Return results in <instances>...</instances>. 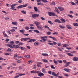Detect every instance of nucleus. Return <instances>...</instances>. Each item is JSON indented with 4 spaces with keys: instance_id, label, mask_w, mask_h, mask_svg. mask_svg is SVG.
<instances>
[{
    "instance_id": "54",
    "label": "nucleus",
    "mask_w": 78,
    "mask_h": 78,
    "mask_svg": "<svg viewBox=\"0 0 78 78\" xmlns=\"http://www.w3.org/2000/svg\"><path fill=\"white\" fill-rule=\"evenodd\" d=\"M23 36H29V34H23Z\"/></svg>"
},
{
    "instance_id": "49",
    "label": "nucleus",
    "mask_w": 78,
    "mask_h": 78,
    "mask_svg": "<svg viewBox=\"0 0 78 78\" xmlns=\"http://www.w3.org/2000/svg\"><path fill=\"white\" fill-rule=\"evenodd\" d=\"M15 47L16 48H20V46H19V45H16V46L15 45Z\"/></svg>"
},
{
    "instance_id": "34",
    "label": "nucleus",
    "mask_w": 78,
    "mask_h": 78,
    "mask_svg": "<svg viewBox=\"0 0 78 78\" xmlns=\"http://www.w3.org/2000/svg\"><path fill=\"white\" fill-rule=\"evenodd\" d=\"M21 12L24 14H26V11L25 10H22L21 11Z\"/></svg>"
},
{
    "instance_id": "21",
    "label": "nucleus",
    "mask_w": 78,
    "mask_h": 78,
    "mask_svg": "<svg viewBox=\"0 0 78 78\" xmlns=\"http://www.w3.org/2000/svg\"><path fill=\"white\" fill-rule=\"evenodd\" d=\"M42 55L43 56H49L48 54L47 53H43L42 54Z\"/></svg>"
},
{
    "instance_id": "24",
    "label": "nucleus",
    "mask_w": 78,
    "mask_h": 78,
    "mask_svg": "<svg viewBox=\"0 0 78 78\" xmlns=\"http://www.w3.org/2000/svg\"><path fill=\"white\" fill-rule=\"evenodd\" d=\"M53 61H54V64H55L56 65H57L58 64V62L56 61L55 59H54Z\"/></svg>"
},
{
    "instance_id": "8",
    "label": "nucleus",
    "mask_w": 78,
    "mask_h": 78,
    "mask_svg": "<svg viewBox=\"0 0 78 78\" xmlns=\"http://www.w3.org/2000/svg\"><path fill=\"white\" fill-rule=\"evenodd\" d=\"M3 34L4 36L5 37H7V38H8V37H9V36H8L7 34H6L5 32H3Z\"/></svg>"
},
{
    "instance_id": "19",
    "label": "nucleus",
    "mask_w": 78,
    "mask_h": 78,
    "mask_svg": "<svg viewBox=\"0 0 78 78\" xmlns=\"http://www.w3.org/2000/svg\"><path fill=\"white\" fill-rule=\"evenodd\" d=\"M66 27L68 29H69V30H70V29L72 28L69 25H66Z\"/></svg>"
},
{
    "instance_id": "41",
    "label": "nucleus",
    "mask_w": 78,
    "mask_h": 78,
    "mask_svg": "<svg viewBox=\"0 0 78 78\" xmlns=\"http://www.w3.org/2000/svg\"><path fill=\"white\" fill-rule=\"evenodd\" d=\"M48 22L49 23H50V25H53V23L51 21H48Z\"/></svg>"
},
{
    "instance_id": "50",
    "label": "nucleus",
    "mask_w": 78,
    "mask_h": 78,
    "mask_svg": "<svg viewBox=\"0 0 78 78\" xmlns=\"http://www.w3.org/2000/svg\"><path fill=\"white\" fill-rule=\"evenodd\" d=\"M40 73H41V71H36L35 73L38 74Z\"/></svg>"
},
{
    "instance_id": "4",
    "label": "nucleus",
    "mask_w": 78,
    "mask_h": 78,
    "mask_svg": "<svg viewBox=\"0 0 78 78\" xmlns=\"http://www.w3.org/2000/svg\"><path fill=\"white\" fill-rule=\"evenodd\" d=\"M8 47H10V48H14V47H16V45L12 44H7Z\"/></svg>"
},
{
    "instance_id": "57",
    "label": "nucleus",
    "mask_w": 78,
    "mask_h": 78,
    "mask_svg": "<svg viewBox=\"0 0 78 78\" xmlns=\"http://www.w3.org/2000/svg\"><path fill=\"white\" fill-rule=\"evenodd\" d=\"M63 62L64 63H65V64H67V61L65 60H63Z\"/></svg>"
},
{
    "instance_id": "51",
    "label": "nucleus",
    "mask_w": 78,
    "mask_h": 78,
    "mask_svg": "<svg viewBox=\"0 0 78 78\" xmlns=\"http://www.w3.org/2000/svg\"><path fill=\"white\" fill-rule=\"evenodd\" d=\"M71 3L72 5H76V4H75L73 2H71Z\"/></svg>"
},
{
    "instance_id": "7",
    "label": "nucleus",
    "mask_w": 78,
    "mask_h": 78,
    "mask_svg": "<svg viewBox=\"0 0 78 78\" xmlns=\"http://www.w3.org/2000/svg\"><path fill=\"white\" fill-rule=\"evenodd\" d=\"M36 41V39H31L30 40H29V41H27V42H35V41Z\"/></svg>"
},
{
    "instance_id": "31",
    "label": "nucleus",
    "mask_w": 78,
    "mask_h": 78,
    "mask_svg": "<svg viewBox=\"0 0 78 78\" xmlns=\"http://www.w3.org/2000/svg\"><path fill=\"white\" fill-rule=\"evenodd\" d=\"M67 55L68 56H73V55L70 53H68Z\"/></svg>"
},
{
    "instance_id": "28",
    "label": "nucleus",
    "mask_w": 78,
    "mask_h": 78,
    "mask_svg": "<svg viewBox=\"0 0 78 78\" xmlns=\"http://www.w3.org/2000/svg\"><path fill=\"white\" fill-rule=\"evenodd\" d=\"M56 3V2H53L51 3L50 4V5L51 6H52L53 5H55Z\"/></svg>"
},
{
    "instance_id": "48",
    "label": "nucleus",
    "mask_w": 78,
    "mask_h": 78,
    "mask_svg": "<svg viewBox=\"0 0 78 78\" xmlns=\"http://www.w3.org/2000/svg\"><path fill=\"white\" fill-rule=\"evenodd\" d=\"M40 18L41 19V20H43V21L45 20V18L43 17H41Z\"/></svg>"
},
{
    "instance_id": "63",
    "label": "nucleus",
    "mask_w": 78,
    "mask_h": 78,
    "mask_svg": "<svg viewBox=\"0 0 78 78\" xmlns=\"http://www.w3.org/2000/svg\"><path fill=\"white\" fill-rule=\"evenodd\" d=\"M5 20H9V18L8 17H6L5 18Z\"/></svg>"
},
{
    "instance_id": "40",
    "label": "nucleus",
    "mask_w": 78,
    "mask_h": 78,
    "mask_svg": "<svg viewBox=\"0 0 78 78\" xmlns=\"http://www.w3.org/2000/svg\"><path fill=\"white\" fill-rule=\"evenodd\" d=\"M34 45H35V46H36L37 45H38L39 44L38 43H37V42H36L34 43Z\"/></svg>"
},
{
    "instance_id": "26",
    "label": "nucleus",
    "mask_w": 78,
    "mask_h": 78,
    "mask_svg": "<svg viewBox=\"0 0 78 78\" xmlns=\"http://www.w3.org/2000/svg\"><path fill=\"white\" fill-rule=\"evenodd\" d=\"M59 27L60 28H61V29H64V28H65V26H64L60 25Z\"/></svg>"
},
{
    "instance_id": "36",
    "label": "nucleus",
    "mask_w": 78,
    "mask_h": 78,
    "mask_svg": "<svg viewBox=\"0 0 78 78\" xmlns=\"http://www.w3.org/2000/svg\"><path fill=\"white\" fill-rule=\"evenodd\" d=\"M58 32H54L53 33H52V34L53 35H55V34H56V35H57V34H58Z\"/></svg>"
},
{
    "instance_id": "43",
    "label": "nucleus",
    "mask_w": 78,
    "mask_h": 78,
    "mask_svg": "<svg viewBox=\"0 0 78 78\" xmlns=\"http://www.w3.org/2000/svg\"><path fill=\"white\" fill-rule=\"evenodd\" d=\"M47 36L41 37V39H47Z\"/></svg>"
},
{
    "instance_id": "61",
    "label": "nucleus",
    "mask_w": 78,
    "mask_h": 78,
    "mask_svg": "<svg viewBox=\"0 0 78 78\" xmlns=\"http://www.w3.org/2000/svg\"><path fill=\"white\" fill-rule=\"evenodd\" d=\"M10 31L12 32H14L15 31V30L14 29H11L10 30Z\"/></svg>"
},
{
    "instance_id": "25",
    "label": "nucleus",
    "mask_w": 78,
    "mask_h": 78,
    "mask_svg": "<svg viewBox=\"0 0 78 78\" xmlns=\"http://www.w3.org/2000/svg\"><path fill=\"white\" fill-rule=\"evenodd\" d=\"M77 57H74V58H73V61H77Z\"/></svg>"
},
{
    "instance_id": "22",
    "label": "nucleus",
    "mask_w": 78,
    "mask_h": 78,
    "mask_svg": "<svg viewBox=\"0 0 78 78\" xmlns=\"http://www.w3.org/2000/svg\"><path fill=\"white\" fill-rule=\"evenodd\" d=\"M64 70H65V72H70V70L67 68L64 69Z\"/></svg>"
},
{
    "instance_id": "20",
    "label": "nucleus",
    "mask_w": 78,
    "mask_h": 78,
    "mask_svg": "<svg viewBox=\"0 0 78 78\" xmlns=\"http://www.w3.org/2000/svg\"><path fill=\"white\" fill-rule=\"evenodd\" d=\"M52 75H53V76H57V74H56V73H55L54 72H52Z\"/></svg>"
},
{
    "instance_id": "9",
    "label": "nucleus",
    "mask_w": 78,
    "mask_h": 78,
    "mask_svg": "<svg viewBox=\"0 0 78 78\" xmlns=\"http://www.w3.org/2000/svg\"><path fill=\"white\" fill-rule=\"evenodd\" d=\"M54 22H56L57 23H61L62 22L60 21V20L58 19H56L55 20Z\"/></svg>"
},
{
    "instance_id": "3",
    "label": "nucleus",
    "mask_w": 78,
    "mask_h": 78,
    "mask_svg": "<svg viewBox=\"0 0 78 78\" xmlns=\"http://www.w3.org/2000/svg\"><path fill=\"white\" fill-rule=\"evenodd\" d=\"M15 60H18L19 59V56L17 55V53L15 54L14 55Z\"/></svg>"
},
{
    "instance_id": "10",
    "label": "nucleus",
    "mask_w": 78,
    "mask_h": 78,
    "mask_svg": "<svg viewBox=\"0 0 78 78\" xmlns=\"http://www.w3.org/2000/svg\"><path fill=\"white\" fill-rule=\"evenodd\" d=\"M24 57L26 58H27V59H28L30 58V55H25Z\"/></svg>"
},
{
    "instance_id": "37",
    "label": "nucleus",
    "mask_w": 78,
    "mask_h": 78,
    "mask_svg": "<svg viewBox=\"0 0 78 78\" xmlns=\"http://www.w3.org/2000/svg\"><path fill=\"white\" fill-rule=\"evenodd\" d=\"M52 12H48V14H49V16H52Z\"/></svg>"
},
{
    "instance_id": "29",
    "label": "nucleus",
    "mask_w": 78,
    "mask_h": 78,
    "mask_svg": "<svg viewBox=\"0 0 78 78\" xmlns=\"http://www.w3.org/2000/svg\"><path fill=\"white\" fill-rule=\"evenodd\" d=\"M73 25L74 26V27H78V23H73Z\"/></svg>"
},
{
    "instance_id": "12",
    "label": "nucleus",
    "mask_w": 78,
    "mask_h": 78,
    "mask_svg": "<svg viewBox=\"0 0 78 78\" xmlns=\"http://www.w3.org/2000/svg\"><path fill=\"white\" fill-rule=\"evenodd\" d=\"M38 75L39 76H40V77H41V76H44V74H43V73H42L40 72V73L38 74Z\"/></svg>"
},
{
    "instance_id": "14",
    "label": "nucleus",
    "mask_w": 78,
    "mask_h": 78,
    "mask_svg": "<svg viewBox=\"0 0 78 78\" xmlns=\"http://www.w3.org/2000/svg\"><path fill=\"white\" fill-rule=\"evenodd\" d=\"M58 9L60 11H62L64 9V8L61 7H58Z\"/></svg>"
},
{
    "instance_id": "47",
    "label": "nucleus",
    "mask_w": 78,
    "mask_h": 78,
    "mask_svg": "<svg viewBox=\"0 0 78 78\" xmlns=\"http://www.w3.org/2000/svg\"><path fill=\"white\" fill-rule=\"evenodd\" d=\"M4 55L6 56H8V55H9V53H4Z\"/></svg>"
},
{
    "instance_id": "27",
    "label": "nucleus",
    "mask_w": 78,
    "mask_h": 78,
    "mask_svg": "<svg viewBox=\"0 0 78 78\" xmlns=\"http://www.w3.org/2000/svg\"><path fill=\"white\" fill-rule=\"evenodd\" d=\"M42 72L44 73H46V71H45V70L44 68L42 69Z\"/></svg>"
},
{
    "instance_id": "52",
    "label": "nucleus",
    "mask_w": 78,
    "mask_h": 78,
    "mask_svg": "<svg viewBox=\"0 0 78 78\" xmlns=\"http://www.w3.org/2000/svg\"><path fill=\"white\" fill-rule=\"evenodd\" d=\"M48 45H53V43H48Z\"/></svg>"
},
{
    "instance_id": "13",
    "label": "nucleus",
    "mask_w": 78,
    "mask_h": 78,
    "mask_svg": "<svg viewBox=\"0 0 78 78\" xmlns=\"http://www.w3.org/2000/svg\"><path fill=\"white\" fill-rule=\"evenodd\" d=\"M60 20L62 23H65L66 22V20H65L63 18L60 19Z\"/></svg>"
},
{
    "instance_id": "5",
    "label": "nucleus",
    "mask_w": 78,
    "mask_h": 78,
    "mask_svg": "<svg viewBox=\"0 0 78 78\" xmlns=\"http://www.w3.org/2000/svg\"><path fill=\"white\" fill-rule=\"evenodd\" d=\"M37 28L39 29L40 31H44V29H43V27L42 26H37Z\"/></svg>"
},
{
    "instance_id": "16",
    "label": "nucleus",
    "mask_w": 78,
    "mask_h": 78,
    "mask_svg": "<svg viewBox=\"0 0 78 78\" xmlns=\"http://www.w3.org/2000/svg\"><path fill=\"white\" fill-rule=\"evenodd\" d=\"M30 39V38H23V40L24 41H26L29 40V39Z\"/></svg>"
},
{
    "instance_id": "44",
    "label": "nucleus",
    "mask_w": 78,
    "mask_h": 78,
    "mask_svg": "<svg viewBox=\"0 0 78 78\" xmlns=\"http://www.w3.org/2000/svg\"><path fill=\"white\" fill-rule=\"evenodd\" d=\"M58 61L60 64H62V60H58Z\"/></svg>"
},
{
    "instance_id": "53",
    "label": "nucleus",
    "mask_w": 78,
    "mask_h": 78,
    "mask_svg": "<svg viewBox=\"0 0 78 78\" xmlns=\"http://www.w3.org/2000/svg\"><path fill=\"white\" fill-rule=\"evenodd\" d=\"M51 69H55V68L53 66V65H52L51 66Z\"/></svg>"
},
{
    "instance_id": "45",
    "label": "nucleus",
    "mask_w": 78,
    "mask_h": 78,
    "mask_svg": "<svg viewBox=\"0 0 78 78\" xmlns=\"http://www.w3.org/2000/svg\"><path fill=\"white\" fill-rule=\"evenodd\" d=\"M11 51V49L10 48H8L7 50V51H8V52H9V51Z\"/></svg>"
},
{
    "instance_id": "2",
    "label": "nucleus",
    "mask_w": 78,
    "mask_h": 78,
    "mask_svg": "<svg viewBox=\"0 0 78 78\" xmlns=\"http://www.w3.org/2000/svg\"><path fill=\"white\" fill-rule=\"evenodd\" d=\"M39 16V14H34L32 15V17L33 19H36V17H38Z\"/></svg>"
},
{
    "instance_id": "59",
    "label": "nucleus",
    "mask_w": 78,
    "mask_h": 78,
    "mask_svg": "<svg viewBox=\"0 0 78 78\" xmlns=\"http://www.w3.org/2000/svg\"><path fill=\"white\" fill-rule=\"evenodd\" d=\"M53 44L54 45H57V43L55 42H54V41H53Z\"/></svg>"
},
{
    "instance_id": "15",
    "label": "nucleus",
    "mask_w": 78,
    "mask_h": 78,
    "mask_svg": "<svg viewBox=\"0 0 78 78\" xmlns=\"http://www.w3.org/2000/svg\"><path fill=\"white\" fill-rule=\"evenodd\" d=\"M25 31V30L24 29H22L20 30V32L22 34H24V32Z\"/></svg>"
},
{
    "instance_id": "35",
    "label": "nucleus",
    "mask_w": 78,
    "mask_h": 78,
    "mask_svg": "<svg viewBox=\"0 0 78 78\" xmlns=\"http://www.w3.org/2000/svg\"><path fill=\"white\" fill-rule=\"evenodd\" d=\"M17 23V22H13L12 23V24L13 25H16Z\"/></svg>"
},
{
    "instance_id": "30",
    "label": "nucleus",
    "mask_w": 78,
    "mask_h": 78,
    "mask_svg": "<svg viewBox=\"0 0 78 78\" xmlns=\"http://www.w3.org/2000/svg\"><path fill=\"white\" fill-rule=\"evenodd\" d=\"M56 48H57V49H58V50H59L60 51H62V50L61 49V48H59V47L57 46Z\"/></svg>"
},
{
    "instance_id": "38",
    "label": "nucleus",
    "mask_w": 78,
    "mask_h": 78,
    "mask_svg": "<svg viewBox=\"0 0 78 78\" xmlns=\"http://www.w3.org/2000/svg\"><path fill=\"white\" fill-rule=\"evenodd\" d=\"M31 73H33V74L36 73V70L35 71H34V70L31 71Z\"/></svg>"
},
{
    "instance_id": "64",
    "label": "nucleus",
    "mask_w": 78,
    "mask_h": 78,
    "mask_svg": "<svg viewBox=\"0 0 78 78\" xmlns=\"http://www.w3.org/2000/svg\"><path fill=\"white\" fill-rule=\"evenodd\" d=\"M25 29H26V30H29V27H25Z\"/></svg>"
},
{
    "instance_id": "33",
    "label": "nucleus",
    "mask_w": 78,
    "mask_h": 78,
    "mask_svg": "<svg viewBox=\"0 0 78 78\" xmlns=\"http://www.w3.org/2000/svg\"><path fill=\"white\" fill-rule=\"evenodd\" d=\"M42 61L44 62L47 63L48 62V61H47V60H46L45 59H43L42 60Z\"/></svg>"
},
{
    "instance_id": "58",
    "label": "nucleus",
    "mask_w": 78,
    "mask_h": 78,
    "mask_svg": "<svg viewBox=\"0 0 78 78\" xmlns=\"http://www.w3.org/2000/svg\"><path fill=\"white\" fill-rule=\"evenodd\" d=\"M68 16L70 17L71 18H73V16L71 15H68Z\"/></svg>"
},
{
    "instance_id": "39",
    "label": "nucleus",
    "mask_w": 78,
    "mask_h": 78,
    "mask_svg": "<svg viewBox=\"0 0 78 78\" xmlns=\"http://www.w3.org/2000/svg\"><path fill=\"white\" fill-rule=\"evenodd\" d=\"M43 2H44V3H47L48 2V1L46 0H41Z\"/></svg>"
},
{
    "instance_id": "18",
    "label": "nucleus",
    "mask_w": 78,
    "mask_h": 78,
    "mask_svg": "<svg viewBox=\"0 0 78 78\" xmlns=\"http://www.w3.org/2000/svg\"><path fill=\"white\" fill-rule=\"evenodd\" d=\"M34 9L35 11V12H37V11H38L39 10V9H38L36 7H34Z\"/></svg>"
},
{
    "instance_id": "6",
    "label": "nucleus",
    "mask_w": 78,
    "mask_h": 78,
    "mask_svg": "<svg viewBox=\"0 0 78 78\" xmlns=\"http://www.w3.org/2000/svg\"><path fill=\"white\" fill-rule=\"evenodd\" d=\"M71 63V62H68L64 65V67H68V66H69V65Z\"/></svg>"
},
{
    "instance_id": "11",
    "label": "nucleus",
    "mask_w": 78,
    "mask_h": 78,
    "mask_svg": "<svg viewBox=\"0 0 78 78\" xmlns=\"http://www.w3.org/2000/svg\"><path fill=\"white\" fill-rule=\"evenodd\" d=\"M34 23L36 25V26H37V27H39L38 26V25H39L40 24V23L38 22H34Z\"/></svg>"
},
{
    "instance_id": "23",
    "label": "nucleus",
    "mask_w": 78,
    "mask_h": 78,
    "mask_svg": "<svg viewBox=\"0 0 78 78\" xmlns=\"http://www.w3.org/2000/svg\"><path fill=\"white\" fill-rule=\"evenodd\" d=\"M55 9L57 13H58V14H59V12L58 11V8L57 7L55 8Z\"/></svg>"
},
{
    "instance_id": "42",
    "label": "nucleus",
    "mask_w": 78,
    "mask_h": 78,
    "mask_svg": "<svg viewBox=\"0 0 78 78\" xmlns=\"http://www.w3.org/2000/svg\"><path fill=\"white\" fill-rule=\"evenodd\" d=\"M34 32H35V33H39V31L37 30H34Z\"/></svg>"
},
{
    "instance_id": "46",
    "label": "nucleus",
    "mask_w": 78,
    "mask_h": 78,
    "mask_svg": "<svg viewBox=\"0 0 78 78\" xmlns=\"http://www.w3.org/2000/svg\"><path fill=\"white\" fill-rule=\"evenodd\" d=\"M11 7H12L10 8L11 9H14L15 8V7H14L13 6H12L11 5H10Z\"/></svg>"
},
{
    "instance_id": "17",
    "label": "nucleus",
    "mask_w": 78,
    "mask_h": 78,
    "mask_svg": "<svg viewBox=\"0 0 78 78\" xmlns=\"http://www.w3.org/2000/svg\"><path fill=\"white\" fill-rule=\"evenodd\" d=\"M20 49L21 50H26V51H27V49H26V48L25 47H20Z\"/></svg>"
},
{
    "instance_id": "62",
    "label": "nucleus",
    "mask_w": 78,
    "mask_h": 78,
    "mask_svg": "<svg viewBox=\"0 0 78 78\" xmlns=\"http://www.w3.org/2000/svg\"><path fill=\"white\" fill-rule=\"evenodd\" d=\"M48 73L49 75H51V71H48Z\"/></svg>"
},
{
    "instance_id": "56",
    "label": "nucleus",
    "mask_w": 78,
    "mask_h": 78,
    "mask_svg": "<svg viewBox=\"0 0 78 78\" xmlns=\"http://www.w3.org/2000/svg\"><path fill=\"white\" fill-rule=\"evenodd\" d=\"M44 28H47L48 29H49V28H49L47 26H45Z\"/></svg>"
},
{
    "instance_id": "1",
    "label": "nucleus",
    "mask_w": 78,
    "mask_h": 78,
    "mask_svg": "<svg viewBox=\"0 0 78 78\" xmlns=\"http://www.w3.org/2000/svg\"><path fill=\"white\" fill-rule=\"evenodd\" d=\"M27 4H26L25 5L23 4L20 5H19L17 7V9H19V8H24V7H26L27 6Z\"/></svg>"
},
{
    "instance_id": "55",
    "label": "nucleus",
    "mask_w": 78,
    "mask_h": 78,
    "mask_svg": "<svg viewBox=\"0 0 78 78\" xmlns=\"http://www.w3.org/2000/svg\"><path fill=\"white\" fill-rule=\"evenodd\" d=\"M30 29H31V30H34V27L31 26L30 27Z\"/></svg>"
},
{
    "instance_id": "60",
    "label": "nucleus",
    "mask_w": 78,
    "mask_h": 78,
    "mask_svg": "<svg viewBox=\"0 0 78 78\" xmlns=\"http://www.w3.org/2000/svg\"><path fill=\"white\" fill-rule=\"evenodd\" d=\"M14 43V41H10V44H12Z\"/></svg>"
},
{
    "instance_id": "32",
    "label": "nucleus",
    "mask_w": 78,
    "mask_h": 78,
    "mask_svg": "<svg viewBox=\"0 0 78 78\" xmlns=\"http://www.w3.org/2000/svg\"><path fill=\"white\" fill-rule=\"evenodd\" d=\"M46 34L47 35H50V34H51V33L50 32L48 31L47 32Z\"/></svg>"
}]
</instances>
